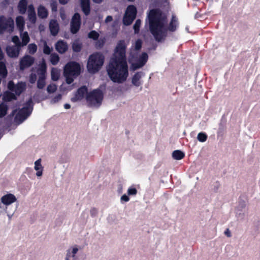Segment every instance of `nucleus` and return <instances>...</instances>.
Listing matches in <instances>:
<instances>
[{"instance_id":"nucleus-45","label":"nucleus","mask_w":260,"mask_h":260,"mask_svg":"<svg viewBox=\"0 0 260 260\" xmlns=\"http://www.w3.org/2000/svg\"><path fill=\"white\" fill-rule=\"evenodd\" d=\"M140 25L141 21L140 20H137L134 25V29L135 30V33L138 32Z\"/></svg>"},{"instance_id":"nucleus-5","label":"nucleus","mask_w":260,"mask_h":260,"mask_svg":"<svg viewBox=\"0 0 260 260\" xmlns=\"http://www.w3.org/2000/svg\"><path fill=\"white\" fill-rule=\"evenodd\" d=\"M148 57V55L145 52L130 54L129 62L131 64V68L135 70L143 67L146 63Z\"/></svg>"},{"instance_id":"nucleus-58","label":"nucleus","mask_w":260,"mask_h":260,"mask_svg":"<svg viewBox=\"0 0 260 260\" xmlns=\"http://www.w3.org/2000/svg\"><path fill=\"white\" fill-rule=\"evenodd\" d=\"M129 2H133L134 0H128Z\"/></svg>"},{"instance_id":"nucleus-50","label":"nucleus","mask_w":260,"mask_h":260,"mask_svg":"<svg viewBox=\"0 0 260 260\" xmlns=\"http://www.w3.org/2000/svg\"><path fill=\"white\" fill-rule=\"evenodd\" d=\"M69 0H59V3L62 4H67Z\"/></svg>"},{"instance_id":"nucleus-46","label":"nucleus","mask_w":260,"mask_h":260,"mask_svg":"<svg viewBox=\"0 0 260 260\" xmlns=\"http://www.w3.org/2000/svg\"><path fill=\"white\" fill-rule=\"evenodd\" d=\"M61 99V95L60 94H58L55 95L54 97L52 98L51 100V103L52 104H55L58 101H59Z\"/></svg>"},{"instance_id":"nucleus-22","label":"nucleus","mask_w":260,"mask_h":260,"mask_svg":"<svg viewBox=\"0 0 260 260\" xmlns=\"http://www.w3.org/2000/svg\"><path fill=\"white\" fill-rule=\"evenodd\" d=\"M49 28L51 34L55 36L58 32L59 26L57 21L51 20L49 23Z\"/></svg>"},{"instance_id":"nucleus-15","label":"nucleus","mask_w":260,"mask_h":260,"mask_svg":"<svg viewBox=\"0 0 260 260\" xmlns=\"http://www.w3.org/2000/svg\"><path fill=\"white\" fill-rule=\"evenodd\" d=\"M35 58L28 55L23 56L20 61V69L24 70L29 67L34 62Z\"/></svg>"},{"instance_id":"nucleus-29","label":"nucleus","mask_w":260,"mask_h":260,"mask_svg":"<svg viewBox=\"0 0 260 260\" xmlns=\"http://www.w3.org/2000/svg\"><path fill=\"white\" fill-rule=\"evenodd\" d=\"M184 156V153L180 150H175L172 153V157L175 160H181Z\"/></svg>"},{"instance_id":"nucleus-33","label":"nucleus","mask_w":260,"mask_h":260,"mask_svg":"<svg viewBox=\"0 0 260 260\" xmlns=\"http://www.w3.org/2000/svg\"><path fill=\"white\" fill-rule=\"evenodd\" d=\"M141 73H138L136 74L133 78L132 82L135 86H138L141 84L140 79L141 78Z\"/></svg>"},{"instance_id":"nucleus-12","label":"nucleus","mask_w":260,"mask_h":260,"mask_svg":"<svg viewBox=\"0 0 260 260\" xmlns=\"http://www.w3.org/2000/svg\"><path fill=\"white\" fill-rule=\"evenodd\" d=\"M88 93L87 88L85 86L81 87L75 93L71 100L73 102H77L81 101L85 98L86 99Z\"/></svg>"},{"instance_id":"nucleus-18","label":"nucleus","mask_w":260,"mask_h":260,"mask_svg":"<svg viewBox=\"0 0 260 260\" xmlns=\"http://www.w3.org/2000/svg\"><path fill=\"white\" fill-rule=\"evenodd\" d=\"M34 170L36 171V176L38 179H40L43 174L44 167L42 165V159L39 158L34 162Z\"/></svg>"},{"instance_id":"nucleus-16","label":"nucleus","mask_w":260,"mask_h":260,"mask_svg":"<svg viewBox=\"0 0 260 260\" xmlns=\"http://www.w3.org/2000/svg\"><path fill=\"white\" fill-rule=\"evenodd\" d=\"M15 211L11 207H8L0 201V215L6 214L9 219L13 216Z\"/></svg>"},{"instance_id":"nucleus-8","label":"nucleus","mask_w":260,"mask_h":260,"mask_svg":"<svg viewBox=\"0 0 260 260\" xmlns=\"http://www.w3.org/2000/svg\"><path fill=\"white\" fill-rule=\"evenodd\" d=\"M14 27V21L12 18L4 16L0 17V34H3L5 32L10 33L13 31Z\"/></svg>"},{"instance_id":"nucleus-30","label":"nucleus","mask_w":260,"mask_h":260,"mask_svg":"<svg viewBox=\"0 0 260 260\" xmlns=\"http://www.w3.org/2000/svg\"><path fill=\"white\" fill-rule=\"evenodd\" d=\"M3 99L5 101L9 102L16 99V95L9 91H6L3 94Z\"/></svg>"},{"instance_id":"nucleus-23","label":"nucleus","mask_w":260,"mask_h":260,"mask_svg":"<svg viewBox=\"0 0 260 260\" xmlns=\"http://www.w3.org/2000/svg\"><path fill=\"white\" fill-rule=\"evenodd\" d=\"M68 49V45L66 42L62 41H59L56 44V49L60 53L65 52Z\"/></svg>"},{"instance_id":"nucleus-36","label":"nucleus","mask_w":260,"mask_h":260,"mask_svg":"<svg viewBox=\"0 0 260 260\" xmlns=\"http://www.w3.org/2000/svg\"><path fill=\"white\" fill-rule=\"evenodd\" d=\"M59 57L56 54H52L50 56V61L53 65H56L59 61Z\"/></svg>"},{"instance_id":"nucleus-25","label":"nucleus","mask_w":260,"mask_h":260,"mask_svg":"<svg viewBox=\"0 0 260 260\" xmlns=\"http://www.w3.org/2000/svg\"><path fill=\"white\" fill-rule=\"evenodd\" d=\"M83 12L85 15L89 13V0H80Z\"/></svg>"},{"instance_id":"nucleus-17","label":"nucleus","mask_w":260,"mask_h":260,"mask_svg":"<svg viewBox=\"0 0 260 260\" xmlns=\"http://www.w3.org/2000/svg\"><path fill=\"white\" fill-rule=\"evenodd\" d=\"M80 249V247L74 245L71 247L68 250L66 260H77L76 254Z\"/></svg>"},{"instance_id":"nucleus-9","label":"nucleus","mask_w":260,"mask_h":260,"mask_svg":"<svg viewBox=\"0 0 260 260\" xmlns=\"http://www.w3.org/2000/svg\"><path fill=\"white\" fill-rule=\"evenodd\" d=\"M37 73L39 75V79L37 82V87L39 89H42L45 85V79L46 75V65L44 61L40 63L37 70Z\"/></svg>"},{"instance_id":"nucleus-49","label":"nucleus","mask_w":260,"mask_h":260,"mask_svg":"<svg viewBox=\"0 0 260 260\" xmlns=\"http://www.w3.org/2000/svg\"><path fill=\"white\" fill-rule=\"evenodd\" d=\"M37 79V77L35 74H31L30 76L29 81L31 83H34L36 82Z\"/></svg>"},{"instance_id":"nucleus-35","label":"nucleus","mask_w":260,"mask_h":260,"mask_svg":"<svg viewBox=\"0 0 260 260\" xmlns=\"http://www.w3.org/2000/svg\"><path fill=\"white\" fill-rule=\"evenodd\" d=\"M7 74V71L5 64L3 62H0V75L2 77H6Z\"/></svg>"},{"instance_id":"nucleus-26","label":"nucleus","mask_w":260,"mask_h":260,"mask_svg":"<svg viewBox=\"0 0 260 260\" xmlns=\"http://www.w3.org/2000/svg\"><path fill=\"white\" fill-rule=\"evenodd\" d=\"M20 38L22 40L21 46H24L29 42L30 39L28 33L26 31L20 32Z\"/></svg>"},{"instance_id":"nucleus-11","label":"nucleus","mask_w":260,"mask_h":260,"mask_svg":"<svg viewBox=\"0 0 260 260\" xmlns=\"http://www.w3.org/2000/svg\"><path fill=\"white\" fill-rule=\"evenodd\" d=\"M0 201L8 207H10L12 204L17 202V198L14 193L7 191L1 197Z\"/></svg>"},{"instance_id":"nucleus-37","label":"nucleus","mask_w":260,"mask_h":260,"mask_svg":"<svg viewBox=\"0 0 260 260\" xmlns=\"http://www.w3.org/2000/svg\"><path fill=\"white\" fill-rule=\"evenodd\" d=\"M197 139L201 142H204L207 139V135L203 132L199 133L197 136Z\"/></svg>"},{"instance_id":"nucleus-7","label":"nucleus","mask_w":260,"mask_h":260,"mask_svg":"<svg viewBox=\"0 0 260 260\" xmlns=\"http://www.w3.org/2000/svg\"><path fill=\"white\" fill-rule=\"evenodd\" d=\"M103 94L101 90L95 89L88 92L86 96L88 104L93 107H99L103 101Z\"/></svg>"},{"instance_id":"nucleus-42","label":"nucleus","mask_w":260,"mask_h":260,"mask_svg":"<svg viewBox=\"0 0 260 260\" xmlns=\"http://www.w3.org/2000/svg\"><path fill=\"white\" fill-rule=\"evenodd\" d=\"M52 50V48H50L46 42L44 43L43 52L46 54H49Z\"/></svg>"},{"instance_id":"nucleus-44","label":"nucleus","mask_w":260,"mask_h":260,"mask_svg":"<svg viewBox=\"0 0 260 260\" xmlns=\"http://www.w3.org/2000/svg\"><path fill=\"white\" fill-rule=\"evenodd\" d=\"M99 34L94 30L91 31L88 34V37L93 40H96L99 38Z\"/></svg>"},{"instance_id":"nucleus-14","label":"nucleus","mask_w":260,"mask_h":260,"mask_svg":"<svg viewBox=\"0 0 260 260\" xmlns=\"http://www.w3.org/2000/svg\"><path fill=\"white\" fill-rule=\"evenodd\" d=\"M80 16L78 13L74 14L71 23V30L73 34L76 33L80 27Z\"/></svg>"},{"instance_id":"nucleus-28","label":"nucleus","mask_w":260,"mask_h":260,"mask_svg":"<svg viewBox=\"0 0 260 260\" xmlns=\"http://www.w3.org/2000/svg\"><path fill=\"white\" fill-rule=\"evenodd\" d=\"M38 16L42 18H44L47 17L48 12L46 9L43 6H40L38 9Z\"/></svg>"},{"instance_id":"nucleus-56","label":"nucleus","mask_w":260,"mask_h":260,"mask_svg":"<svg viewBox=\"0 0 260 260\" xmlns=\"http://www.w3.org/2000/svg\"><path fill=\"white\" fill-rule=\"evenodd\" d=\"M225 233L227 235L228 237L231 236L230 233L229 231L226 232Z\"/></svg>"},{"instance_id":"nucleus-4","label":"nucleus","mask_w":260,"mask_h":260,"mask_svg":"<svg viewBox=\"0 0 260 260\" xmlns=\"http://www.w3.org/2000/svg\"><path fill=\"white\" fill-rule=\"evenodd\" d=\"M104 56L100 53H95L89 56L87 63V69L89 73L94 74L98 72L103 65Z\"/></svg>"},{"instance_id":"nucleus-21","label":"nucleus","mask_w":260,"mask_h":260,"mask_svg":"<svg viewBox=\"0 0 260 260\" xmlns=\"http://www.w3.org/2000/svg\"><path fill=\"white\" fill-rule=\"evenodd\" d=\"M142 44V41L140 39L135 41L132 44L130 54L132 55L133 53H138V51L141 48Z\"/></svg>"},{"instance_id":"nucleus-31","label":"nucleus","mask_w":260,"mask_h":260,"mask_svg":"<svg viewBox=\"0 0 260 260\" xmlns=\"http://www.w3.org/2000/svg\"><path fill=\"white\" fill-rule=\"evenodd\" d=\"M51 76L52 80H58L60 77V71L56 68H53L51 70Z\"/></svg>"},{"instance_id":"nucleus-27","label":"nucleus","mask_w":260,"mask_h":260,"mask_svg":"<svg viewBox=\"0 0 260 260\" xmlns=\"http://www.w3.org/2000/svg\"><path fill=\"white\" fill-rule=\"evenodd\" d=\"M27 5L26 0H21L18 6V10L21 14H24L26 12Z\"/></svg>"},{"instance_id":"nucleus-1","label":"nucleus","mask_w":260,"mask_h":260,"mask_svg":"<svg viewBox=\"0 0 260 260\" xmlns=\"http://www.w3.org/2000/svg\"><path fill=\"white\" fill-rule=\"evenodd\" d=\"M126 44L124 41L118 42L113 56L107 68L108 75L114 82L122 83L128 77V67L125 59Z\"/></svg>"},{"instance_id":"nucleus-51","label":"nucleus","mask_w":260,"mask_h":260,"mask_svg":"<svg viewBox=\"0 0 260 260\" xmlns=\"http://www.w3.org/2000/svg\"><path fill=\"white\" fill-rule=\"evenodd\" d=\"M3 57H4V54L3 53V51L1 49V48H0V60H1L3 58Z\"/></svg>"},{"instance_id":"nucleus-10","label":"nucleus","mask_w":260,"mask_h":260,"mask_svg":"<svg viewBox=\"0 0 260 260\" xmlns=\"http://www.w3.org/2000/svg\"><path fill=\"white\" fill-rule=\"evenodd\" d=\"M136 14L137 9L134 6L130 5L128 6L123 19L124 24L126 25L131 24L135 18Z\"/></svg>"},{"instance_id":"nucleus-38","label":"nucleus","mask_w":260,"mask_h":260,"mask_svg":"<svg viewBox=\"0 0 260 260\" xmlns=\"http://www.w3.org/2000/svg\"><path fill=\"white\" fill-rule=\"evenodd\" d=\"M81 44L78 41H76L73 44V49L75 52H79L81 49Z\"/></svg>"},{"instance_id":"nucleus-43","label":"nucleus","mask_w":260,"mask_h":260,"mask_svg":"<svg viewBox=\"0 0 260 260\" xmlns=\"http://www.w3.org/2000/svg\"><path fill=\"white\" fill-rule=\"evenodd\" d=\"M12 42L15 43L16 46L20 47L21 46V43L20 41L19 38L18 36H14L12 39Z\"/></svg>"},{"instance_id":"nucleus-13","label":"nucleus","mask_w":260,"mask_h":260,"mask_svg":"<svg viewBox=\"0 0 260 260\" xmlns=\"http://www.w3.org/2000/svg\"><path fill=\"white\" fill-rule=\"evenodd\" d=\"M26 85L24 83H19L15 85L13 82L11 81L8 83V88L11 91L14 92L16 95H19L25 89Z\"/></svg>"},{"instance_id":"nucleus-20","label":"nucleus","mask_w":260,"mask_h":260,"mask_svg":"<svg viewBox=\"0 0 260 260\" xmlns=\"http://www.w3.org/2000/svg\"><path fill=\"white\" fill-rule=\"evenodd\" d=\"M27 13L28 20L31 23L35 24L36 21V15L35 8L32 5L28 6Z\"/></svg>"},{"instance_id":"nucleus-32","label":"nucleus","mask_w":260,"mask_h":260,"mask_svg":"<svg viewBox=\"0 0 260 260\" xmlns=\"http://www.w3.org/2000/svg\"><path fill=\"white\" fill-rule=\"evenodd\" d=\"M178 25L177 20L175 17L173 16L171 21L169 24L168 29L170 31H173L176 29Z\"/></svg>"},{"instance_id":"nucleus-48","label":"nucleus","mask_w":260,"mask_h":260,"mask_svg":"<svg viewBox=\"0 0 260 260\" xmlns=\"http://www.w3.org/2000/svg\"><path fill=\"white\" fill-rule=\"evenodd\" d=\"M113 22V18L111 16H108L105 20V23L109 25L110 23Z\"/></svg>"},{"instance_id":"nucleus-39","label":"nucleus","mask_w":260,"mask_h":260,"mask_svg":"<svg viewBox=\"0 0 260 260\" xmlns=\"http://www.w3.org/2000/svg\"><path fill=\"white\" fill-rule=\"evenodd\" d=\"M27 49H28V51L29 53L34 54L37 50V46L35 44H32V43L30 44L28 46Z\"/></svg>"},{"instance_id":"nucleus-19","label":"nucleus","mask_w":260,"mask_h":260,"mask_svg":"<svg viewBox=\"0 0 260 260\" xmlns=\"http://www.w3.org/2000/svg\"><path fill=\"white\" fill-rule=\"evenodd\" d=\"M20 47L17 46H9L6 48L8 55L10 57H17L19 54Z\"/></svg>"},{"instance_id":"nucleus-47","label":"nucleus","mask_w":260,"mask_h":260,"mask_svg":"<svg viewBox=\"0 0 260 260\" xmlns=\"http://www.w3.org/2000/svg\"><path fill=\"white\" fill-rule=\"evenodd\" d=\"M128 195L124 194L120 198V202L123 204L125 202H127L129 201V198L128 196Z\"/></svg>"},{"instance_id":"nucleus-55","label":"nucleus","mask_w":260,"mask_h":260,"mask_svg":"<svg viewBox=\"0 0 260 260\" xmlns=\"http://www.w3.org/2000/svg\"><path fill=\"white\" fill-rule=\"evenodd\" d=\"M103 0H93V1L95 3H100L101 2H102Z\"/></svg>"},{"instance_id":"nucleus-53","label":"nucleus","mask_w":260,"mask_h":260,"mask_svg":"<svg viewBox=\"0 0 260 260\" xmlns=\"http://www.w3.org/2000/svg\"><path fill=\"white\" fill-rule=\"evenodd\" d=\"M64 107L65 109H68L70 108L71 106L69 104H65Z\"/></svg>"},{"instance_id":"nucleus-2","label":"nucleus","mask_w":260,"mask_h":260,"mask_svg":"<svg viewBox=\"0 0 260 260\" xmlns=\"http://www.w3.org/2000/svg\"><path fill=\"white\" fill-rule=\"evenodd\" d=\"M150 31L156 40L160 41L166 36V18L158 10H151L148 16Z\"/></svg>"},{"instance_id":"nucleus-34","label":"nucleus","mask_w":260,"mask_h":260,"mask_svg":"<svg viewBox=\"0 0 260 260\" xmlns=\"http://www.w3.org/2000/svg\"><path fill=\"white\" fill-rule=\"evenodd\" d=\"M8 106L4 103L0 105V118L4 117L7 114Z\"/></svg>"},{"instance_id":"nucleus-52","label":"nucleus","mask_w":260,"mask_h":260,"mask_svg":"<svg viewBox=\"0 0 260 260\" xmlns=\"http://www.w3.org/2000/svg\"><path fill=\"white\" fill-rule=\"evenodd\" d=\"M60 16L62 20H64L65 19V15L63 14L62 12H60Z\"/></svg>"},{"instance_id":"nucleus-57","label":"nucleus","mask_w":260,"mask_h":260,"mask_svg":"<svg viewBox=\"0 0 260 260\" xmlns=\"http://www.w3.org/2000/svg\"><path fill=\"white\" fill-rule=\"evenodd\" d=\"M52 10H54V11H56V7L55 6H52Z\"/></svg>"},{"instance_id":"nucleus-40","label":"nucleus","mask_w":260,"mask_h":260,"mask_svg":"<svg viewBox=\"0 0 260 260\" xmlns=\"http://www.w3.org/2000/svg\"><path fill=\"white\" fill-rule=\"evenodd\" d=\"M128 196H135L137 193V189L134 186L129 187L127 191Z\"/></svg>"},{"instance_id":"nucleus-6","label":"nucleus","mask_w":260,"mask_h":260,"mask_svg":"<svg viewBox=\"0 0 260 260\" xmlns=\"http://www.w3.org/2000/svg\"><path fill=\"white\" fill-rule=\"evenodd\" d=\"M32 111V100L29 99L25 107L17 111L15 110L13 114H16L15 121L18 124L22 122L30 115Z\"/></svg>"},{"instance_id":"nucleus-54","label":"nucleus","mask_w":260,"mask_h":260,"mask_svg":"<svg viewBox=\"0 0 260 260\" xmlns=\"http://www.w3.org/2000/svg\"><path fill=\"white\" fill-rule=\"evenodd\" d=\"M39 29L41 31H43L44 29V26L43 25H40L39 26Z\"/></svg>"},{"instance_id":"nucleus-3","label":"nucleus","mask_w":260,"mask_h":260,"mask_svg":"<svg viewBox=\"0 0 260 260\" xmlns=\"http://www.w3.org/2000/svg\"><path fill=\"white\" fill-rule=\"evenodd\" d=\"M81 66L79 63L75 61L68 62L64 67L63 74L66 82L70 84L81 73Z\"/></svg>"},{"instance_id":"nucleus-41","label":"nucleus","mask_w":260,"mask_h":260,"mask_svg":"<svg viewBox=\"0 0 260 260\" xmlns=\"http://www.w3.org/2000/svg\"><path fill=\"white\" fill-rule=\"evenodd\" d=\"M57 89L56 85L54 84H51L49 85L47 88V92L49 93H53Z\"/></svg>"},{"instance_id":"nucleus-24","label":"nucleus","mask_w":260,"mask_h":260,"mask_svg":"<svg viewBox=\"0 0 260 260\" xmlns=\"http://www.w3.org/2000/svg\"><path fill=\"white\" fill-rule=\"evenodd\" d=\"M16 25L20 32L23 30L25 21L24 18L22 16H18L16 18Z\"/></svg>"}]
</instances>
